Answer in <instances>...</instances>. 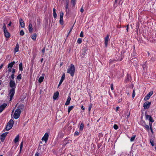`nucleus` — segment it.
Returning a JSON list of instances; mask_svg holds the SVG:
<instances>
[{
  "label": "nucleus",
  "instance_id": "obj_1",
  "mask_svg": "<svg viewBox=\"0 0 156 156\" xmlns=\"http://www.w3.org/2000/svg\"><path fill=\"white\" fill-rule=\"evenodd\" d=\"M75 71V68L74 65L71 64L70 67L68 69L67 73H69L72 76H73L74 75Z\"/></svg>",
  "mask_w": 156,
  "mask_h": 156
},
{
  "label": "nucleus",
  "instance_id": "obj_2",
  "mask_svg": "<svg viewBox=\"0 0 156 156\" xmlns=\"http://www.w3.org/2000/svg\"><path fill=\"white\" fill-rule=\"evenodd\" d=\"M14 122L12 119H11L7 123L5 129L6 130H9L12 127Z\"/></svg>",
  "mask_w": 156,
  "mask_h": 156
},
{
  "label": "nucleus",
  "instance_id": "obj_3",
  "mask_svg": "<svg viewBox=\"0 0 156 156\" xmlns=\"http://www.w3.org/2000/svg\"><path fill=\"white\" fill-rule=\"evenodd\" d=\"M18 109H16V110L13 115V117L16 119L18 118L20 115L21 111L19 110Z\"/></svg>",
  "mask_w": 156,
  "mask_h": 156
},
{
  "label": "nucleus",
  "instance_id": "obj_4",
  "mask_svg": "<svg viewBox=\"0 0 156 156\" xmlns=\"http://www.w3.org/2000/svg\"><path fill=\"white\" fill-rule=\"evenodd\" d=\"M15 93V89H11L9 90V96L10 97V101L12 100V98L14 95Z\"/></svg>",
  "mask_w": 156,
  "mask_h": 156
},
{
  "label": "nucleus",
  "instance_id": "obj_5",
  "mask_svg": "<svg viewBox=\"0 0 156 156\" xmlns=\"http://www.w3.org/2000/svg\"><path fill=\"white\" fill-rule=\"evenodd\" d=\"M4 32V34L5 37H6L9 38L10 37V35L9 33L7 31L6 28V27L5 25H4L3 27Z\"/></svg>",
  "mask_w": 156,
  "mask_h": 156
},
{
  "label": "nucleus",
  "instance_id": "obj_6",
  "mask_svg": "<svg viewBox=\"0 0 156 156\" xmlns=\"http://www.w3.org/2000/svg\"><path fill=\"white\" fill-rule=\"evenodd\" d=\"M9 85L10 87L12 88V89H15L16 84L14 81L12 80H10L9 82Z\"/></svg>",
  "mask_w": 156,
  "mask_h": 156
},
{
  "label": "nucleus",
  "instance_id": "obj_7",
  "mask_svg": "<svg viewBox=\"0 0 156 156\" xmlns=\"http://www.w3.org/2000/svg\"><path fill=\"white\" fill-rule=\"evenodd\" d=\"M151 104V102L147 101L144 104L143 107L144 109H148L149 108Z\"/></svg>",
  "mask_w": 156,
  "mask_h": 156
},
{
  "label": "nucleus",
  "instance_id": "obj_8",
  "mask_svg": "<svg viewBox=\"0 0 156 156\" xmlns=\"http://www.w3.org/2000/svg\"><path fill=\"white\" fill-rule=\"evenodd\" d=\"M153 94V92L152 91L150 92L147 94V96L144 97V100L147 101L148 100L150 97Z\"/></svg>",
  "mask_w": 156,
  "mask_h": 156
},
{
  "label": "nucleus",
  "instance_id": "obj_9",
  "mask_svg": "<svg viewBox=\"0 0 156 156\" xmlns=\"http://www.w3.org/2000/svg\"><path fill=\"white\" fill-rule=\"evenodd\" d=\"M48 134L47 133H46L44 136L42 138V140L44 141L45 143H46L48 140Z\"/></svg>",
  "mask_w": 156,
  "mask_h": 156
},
{
  "label": "nucleus",
  "instance_id": "obj_10",
  "mask_svg": "<svg viewBox=\"0 0 156 156\" xmlns=\"http://www.w3.org/2000/svg\"><path fill=\"white\" fill-rule=\"evenodd\" d=\"M8 133V132H6L2 134L1 136V141L3 142L5 140V138L7 134Z\"/></svg>",
  "mask_w": 156,
  "mask_h": 156
},
{
  "label": "nucleus",
  "instance_id": "obj_11",
  "mask_svg": "<svg viewBox=\"0 0 156 156\" xmlns=\"http://www.w3.org/2000/svg\"><path fill=\"white\" fill-rule=\"evenodd\" d=\"M109 40V35H107L105 38V46L107 47L108 45V42Z\"/></svg>",
  "mask_w": 156,
  "mask_h": 156
},
{
  "label": "nucleus",
  "instance_id": "obj_12",
  "mask_svg": "<svg viewBox=\"0 0 156 156\" xmlns=\"http://www.w3.org/2000/svg\"><path fill=\"white\" fill-rule=\"evenodd\" d=\"M65 74H63L62 76L61 79L59 82V83L58 85V87H59L60 85L62 83V82H63V80L65 79Z\"/></svg>",
  "mask_w": 156,
  "mask_h": 156
},
{
  "label": "nucleus",
  "instance_id": "obj_13",
  "mask_svg": "<svg viewBox=\"0 0 156 156\" xmlns=\"http://www.w3.org/2000/svg\"><path fill=\"white\" fill-rule=\"evenodd\" d=\"M7 106L6 104H4L2 105L0 107V113L2 112V111Z\"/></svg>",
  "mask_w": 156,
  "mask_h": 156
},
{
  "label": "nucleus",
  "instance_id": "obj_14",
  "mask_svg": "<svg viewBox=\"0 0 156 156\" xmlns=\"http://www.w3.org/2000/svg\"><path fill=\"white\" fill-rule=\"evenodd\" d=\"M20 23L21 27H24L25 26V23L24 21L22 19H20Z\"/></svg>",
  "mask_w": 156,
  "mask_h": 156
},
{
  "label": "nucleus",
  "instance_id": "obj_15",
  "mask_svg": "<svg viewBox=\"0 0 156 156\" xmlns=\"http://www.w3.org/2000/svg\"><path fill=\"white\" fill-rule=\"evenodd\" d=\"M59 95V93L58 91H57L55 92L53 96V99L54 100L56 99L57 98Z\"/></svg>",
  "mask_w": 156,
  "mask_h": 156
},
{
  "label": "nucleus",
  "instance_id": "obj_16",
  "mask_svg": "<svg viewBox=\"0 0 156 156\" xmlns=\"http://www.w3.org/2000/svg\"><path fill=\"white\" fill-rule=\"evenodd\" d=\"M28 29L30 33H32V32L33 28L32 24L30 23L29 24L28 26Z\"/></svg>",
  "mask_w": 156,
  "mask_h": 156
},
{
  "label": "nucleus",
  "instance_id": "obj_17",
  "mask_svg": "<svg viewBox=\"0 0 156 156\" xmlns=\"http://www.w3.org/2000/svg\"><path fill=\"white\" fill-rule=\"evenodd\" d=\"M69 4V0H66V6L65 8L66 9V13H67V9L68 8V5Z\"/></svg>",
  "mask_w": 156,
  "mask_h": 156
},
{
  "label": "nucleus",
  "instance_id": "obj_18",
  "mask_svg": "<svg viewBox=\"0 0 156 156\" xmlns=\"http://www.w3.org/2000/svg\"><path fill=\"white\" fill-rule=\"evenodd\" d=\"M24 105H20L18 107V108L17 109H19L18 110L20 111H21V110H23L24 108Z\"/></svg>",
  "mask_w": 156,
  "mask_h": 156
},
{
  "label": "nucleus",
  "instance_id": "obj_19",
  "mask_svg": "<svg viewBox=\"0 0 156 156\" xmlns=\"http://www.w3.org/2000/svg\"><path fill=\"white\" fill-rule=\"evenodd\" d=\"M15 62L14 61H13V62L10 63L8 64V68H11L13 66V65L15 64Z\"/></svg>",
  "mask_w": 156,
  "mask_h": 156
},
{
  "label": "nucleus",
  "instance_id": "obj_20",
  "mask_svg": "<svg viewBox=\"0 0 156 156\" xmlns=\"http://www.w3.org/2000/svg\"><path fill=\"white\" fill-rule=\"evenodd\" d=\"M19 45L18 44V43H17L16 44V48H15V51L16 52H17L19 51Z\"/></svg>",
  "mask_w": 156,
  "mask_h": 156
},
{
  "label": "nucleus",
  "instance_id": "obj_21",
  "mask_svg": "<svg viewBox=\"0 0 156 156\" xmlns=\"http://www.w3.org/2000/svg\"><path fill=\"white\" fill-rule=\"evenodd\" d=\"M37 37V34H34L31 36L32 39L34 40H35Z\"/></svg>",
  "mask_w": 156,
  "mask_h": 156
},
{
  "label": "nucleus",
  "instance_id": "obj_22",
  "mask_svg": "<svg viewBox=\"0 0 156 156\" xmlns=\"http://www.w3.org/2000/svg\"><path fill=\"white\" fill-rule=\"evenodd\" d=\"M44 79V76H40L38 80L39 82L40 83H41L43 81Z\"/></svg>",
  "mask_w": 156,
  "mask_h": 156
},
{
  "label": "nucleus",
  "instance_id": "obj_23",
  "mask_svg": "<svg viewBox=\"0 0 156 156\" xmlns=\"http://www.w3.org/2000/svg\"><path fill=\"white\" fill-rule=\"evenodd\" d=\"M142 126H144L145 128L146 129V130H149V127L148 125H146L145 124H144V125H142Z\"/></svg>",
  "mask_w": 156,
  "mask_h": 156
},
{
  "label": "nucleus",
  "instance_id": "obj_24",
  "mask_svg": "<svg viewBox=\"0 0 156 156\" xmlns=\"http://www.w3.org/2000/svg\"><path fill=\"white\" fill-rule=\"evenodd\" d=\"M74 106H71L69 107L68 109V113H69L74 108Z\"/></svg>",
  "mask_w": 156,
  "mask_h": 156
},
{
  "label": "nucleus",
  "instance_id": "obj_25",
  "mask_svg": "<svg viewBox=\"0 0 156 156\" xmlns=\"http://www.w3.org/2000/svg\"><path fill=\"white\" fill-rule=\"evenodd\" d=\"M19 136L18 135L15 138V139L14 140V142L15 143H16V142H18V140H19Z\"/></svg>",
  "mask_w": 156,
  "mask_h": 156
},
{
  "label": "nucleus",
  "instance_id": "obj_26",
  "mask_svg": "<svg viewBox=\"0 0 156 156\" xmlns=\"http://www.w3.org/2000/svg\"><path fill=\"white\" fill-rule=\"evenodd\" d=\"M22 66H23V65H22V63H20L19 65V70L21 71H22L23 70Z\"/></svg>",
  "mask_w": 156,
  "mask_h": 156
},
{
  "label": "nucleus",
  "instance_id": "obj_27",
  "mask_svg": "<svg viewBox=\"0 0 156 156\" xmlns=\"http://www.w3.org/2000/svg\"><path fill=\"white\" fill-rule=\"evenodd\" d=\"M53 16L54 18H55L57 16V14L55 12V8L53 9Z\"/></svg>",
  "mask_w": 156,
  "mask_h": 156
},
{
  "label": "nucleus",
  "instance_id": "obj_28",
  "mask_svg": "<svg viewBox=\"0 0 156 156\" xmlns=\"http://www.w3.org/2000/svg\"><path fill=\"white\" fill-rule=\"evenodd\" d=\"M92 106H93V104L92 103H90L89 105L88 111L89 112H90V111L92 107Z\"/></svg>",
  "mask_w": 156,
  "mask_h": 156
},
{
  "label": "nucleus",
  "instance_id": "obj_29",
  "mask_svg": "<svg viewBox=\"0 0 156 156\" xmlns=\"http://www.w3.org/2000/svg\"><path fill=\"white\" fill-rule=\"evenodd\" d=\"M84 125L83 123H81L80 124V130H82L83 128Z\"/></svg>",
  "mask_w": 156,
  "mask_h": 156
},
{
  "label": "nucleus",
  "instance_id": "obj_30",
  "mask_svg": "<svg viewBox=\"0 0 156 156\" xmlns=\"http://www.w3.org/2000/svg\"><path fill=\"white\" fill-rule=\"evenodd\" d=\"M82 39L81 38H79L77 41V42L79 44H80L82 43Z\"/></svg>",
  "mask_w": 156,
  "mask_h": 156
},
{
  "label": "nucleus",
  "instance_id": "obj_31",
  "mask_svg": "<svg viewBox=\"0 0 156 156\" xmlns=\"http://www.w3.org/2000/svg\"><path fill=\"white\" fill-rule=\"evenodd\" d=\"M59 22L61 25H63V18H60Z\"/></svg>",
  "mask_w": 156,
  "mask_h": 156
},
{
  "label": "nucleus",
  "instance_id": "obj_32",
  "mask_svg": "<svg viewBox=\"0 0 156 156\" xmlns=\"http://www.w3.org/2000/svg\"><path fill=\"white\" fill-rule=\"evenodd\" d=\"M150 143L152 146H153L154 145V142L152 139H151L150 140Z\"/></svg>",
  "mask_w": 156,
  "mask_h": 156
},
{
  "label": "nucleus",
  "instance_id": "obj_33",
  "mask_svg": "<svg viewBox=\"0 0 156 156\" xmlns=\"http://www.w3.org/2000/svg\"><path fill=\"white\" fill-rule=\"evenodd\" d=\"M136 135H134L133 136L131 137V138L130 139V141L131 142H132L134 141L135 138V137H136Z\"/></svg>",
  "mask_w": 156,
  "mask_h": 156
},
{
  "label": "nucleus",
  "instance_id": "obj_34",
  "mask_svg": "<svg viewBox=\"0 0 156 156\" xmlns=\"http://www.w3.org/2000/svg\"><path fill=\"white\" fill-rule=\"evenodd\" d=\"M63 14H64L62 12H60V18H63Z\"/></svg>",
  "mask_w": 156,
  "mask_h": 156
},
{
  "label": "nucleus",
  "instance_id": "obj_35",
  "mask_svg": "<svg viewBox=\"0 0 156 156\" xmlns=\"http://www.w3.org/2000/svg\"><path fill=\"white\" fill-rule=\"evenodd\" d=\"M24 33L23 30H21L20 32V34L21 36H23L24 35Z\"/></svg>",
  "mask_w": 156,
  "mask_h": 156
},
{
  "label": "nucleus",
  "instance_id": "obj_36",
  "mask_svg": "<svg viewBox=\"0 0 156 156\" xmlns=\"http://www.w3.org/2000/svg\"><path fill=\"white\" fill-rule=\"evenodd\" d=\"M151 115H145V117L146 119H150V118H151Z\"/></svg>",
  "mask_w": 156,
  "mask_h": 156
},
{
  "label": "nucleus",
  "instance_id": "obj_37",
  "mask_svg": "<svg viewBox=\"0 0 156 156\" xmlns=\"http://www.w3.org/2000/svg\"><path fill=\"white\" fill-rule=\"evenodd\" d=\"M17 79L19 80H20L21 79V74H19L17 76Z\"/></svg>",
  "mask_w": 156,
  "mask_h": 156
},
{
  "label": "nucleus",
  "instance_id": "obj_38",
  "mask_svg": "<svg viewBox=\"0 0 156 156\" xmlns=\"http://www.w3.org/2000/svg\"><path fill=\"white\" fill-rule=\"evenodd\" d=\"M75 1L76 0H71V2L73 4V6H74L75 4Z\"/></svg>",
  "mask_w": 156,
  "mask_h": 156
},
{
  "label": "nucleus",
  "instance_id": "obj_39",
  "mask_svg": "<svg viewBox=\"0 0 156 156\" xmlns=\"http://www.w3.org/2000/svg\"><path fill=\"white\" fill-rule=\"evenodd\" d=\"M113 127L115 129H117L118 128V126L116 124H115L114 125Z\"/></svg>",
  "mask_w": 156,
  "mask_h": 156
},
{
  "label": "nucleus",
  "instance_id": "obj_40",
  "mask_svg": "<svg viewBox=\"0 0 156 156\" xmlns=\"http://www.w3.org/2000/svg\"><path fill=\"white\" fill-rule=\"evenodd\" d=\"M23 142H22L21 143L20 146V151H21V150L23 146Z\"/></svg>",
  "mask_w": 156,
  "mask_h": 156
},
{
  "label": "nucleus",
  "instance_id": "obj_41",
  "mask_svg": "<svg viewBox=\"0 0 156 156\" xmlns=\"http://www.w3.org/2000/svg\"><path fill=\"white\" fill-rule=\"evenodd\" d=\"M149 121L151 122H154V120L152 119L151 116L150 119H149Z\"/></svg>",
  "mask_w": 156,
  "mask_h": 156
},
{
  "label": "nucleus",
  "instance_id": "obj_42",
  "mask_svg": "<svg viewBox=\"0 0 156 156\" xmlns=\"http://www.w3.org/2000/svg\"><path fill=\"white\" fill-rule=\"evenodd\" d=\"M73 26L70 28V30L68 33V35H67V36H68L69 35V34L70 33V32H71L72 29H73Z\"/></svg>",
  "mask_w": 156,
  "mask_h": 156
},
{
  "label": "nucleus",
  "instance_id": "obj_43",
  "mask_svg": "<svg viewBox=\"0 0 156 156\" xmlns=\"http://www.w3.org/2000/svg\"><path fill=\"white\" fill-rule=\"evenodd\" d=\"M80 36L81 37H83V31H82L81 32Z\"/></svg>",
  "mask_w": 156,
  "mask_h": 156
},
{
  "label": "nucleus",
  "instance_id": "obj_44",
  "mask_svg": "<svg viewBox=\"0 0 156 156\" xmlns=\"http://www.w3.org/2000/svg\"><path fill=\"white\" fill-rule=\"evenodd\" d=\"M45 48L44 47V48L42 50V52L43 54V55H44V53L45 52Z\"/></svg>",
  "mask_w": 156,
  "mask_h": 156
},
{
  "label": "nucleus",
  "instance_id": "obj_45",
  "mask_svg": "<svg viewBox=\"0 0 156 156\" xmlns=\"http://www.w3.org/2000/svg\"><path fill=\"white\" fill-rule=\"evenodd\" d=\"M70 103V101H68V100H67L66 102L65 105H68Z\"/></svg>",
  "mask_w": 156,
  "mask_h": 156
},
{
  "label": "nucleus",
  "instance_id": "obj_46",
  "mask_svg": "<svg viewBox=\"0 0 156 156\" xmlns=\"http://www.w3.org/2000/svg\"><path fill=\"white\" fill-rule=\"evenodd\" d=\"M135 90H134V89L133 91V94H132V97L133 98L135 96Z\"/></svg>",
  "mask_w": 156,
  "mask_h": 156
},
{
  "label": "nucleus",
  "instance_id": "obj_47",
  "mask_svg": "<svg viewBox=\"0 0 156 156\" xmlns=\"http://www.w3.org/2000/svg\"><path fill=\"white\" fill-rule=\"evenodd\" d=\"M79 135V133L77 131H76L75 133H74V135L75 136H78Z\"/></svg>",
  "mask_w": 156,
  "mask_h": 156
},
{
  "label": "nucleus",
  "instance_id": "obj_48",
  "mask_svg": "<svg viewBox=\"0 0 156 156\" xmlns=\"http://www.w3.org/2000/svg\"><path fill=\"white\" fill-rule=\"evenodd\" d=\"M111 89L112 90L114 89L113 85V84H111Z\"/></svg>",
  "mask_w": 156,
  "mask_h": 156
},
{
  "label": "nucleus",
  "instance_id": "obj_49",
  "mask_svg": "<svg viewBox=\"0 0 156 156\" xmlns=\"http://www.w3.org/2000/svg\"><path fill=\"white\" fill-rule=\"evenodd\" d=\"M11 77L12 79H13L14 78V74L12 73L11 76Z\"/></svg>",
  "mask_w": 156,
  "mask_h": 156
},
{
  "label": "nucleus",
  "instance_id": "obj_50",
  "mask_svg": "<svg viewBox=\"0 0 156 156\" xmlns=\"http://www.w3.org/2000/svg\"><path fill=\"white\" fill-rule=\"evenodd\" d=\"M129 28V24L127 25V28H126V30L127 31H128V29Z\"/></svg>",
  "mask_w": 156,
  "mask_h": 156
},
{
  "label": "nucleus",
  "instance_id": "obj_51",
  "mask_svg": "<svg viewBox=\"0 0 156 156\" xmlns=\"http://www.w3.org/2000/svg\"><path fill=\"white\" fill-rule=\"evenodd\" d=\"M71 99V98L69 96L68 97L67 100H68V101H69L70 102Z\"/></svg>",
  "mask_w": 156,
  "mask_h": 156
},
{
  "label": "nucleus",
  "instance_id": "obj_52",
  "mask_svg": "<svg viewBox=\"0 0 156 156\" xmlns=\"http://www.w3.org/2000/svg\"><path fill=\"white\" fill-rule=\"evenodd\" d=\"M40 155L39 153L38 152L36 153L35 154V156H39Z\"/></svg>",
  "mask_w": 156,
  "mask_h": 156
},
{
  "label": "nucleus",
  "instance_id": "obj_53",
  "mask_svg": "<svg viewBox=\"0 0 156 156\" xmlns=\"http://www.w3.org/2000/svg\"><path fill=\"white\" fill-rule=\"evenodd\" d=\"M84 10L83 8V7H82L80 9V11L81 12H83Z\"/></svg>",
  "mask_w": 156,
  "mask_h": 156
},
{
  "label": "nucleus",
  "instance_id": "obj_54",
  "mask_svg": "<svg viewBox=\"0 0 156 156\" xmlns=\"http://www.w3.org/2000/svg\"><path fill=\"white\" fill-rule=\"evenodd\" d=\"M12 70V73L14 74V73H15V69H13Z\"/></svg>",
  "mask_w": 156,
  "mask_h": 156
},
{
  "label": "nucleus",
  "instance_id": "obj_55",
  "mask_svg": "<svg viewBox=\"0 0 156 156\" xmlns=\"http://www.w3.org/2000/svg\"><path fill=\"white\" fill-rule=\"evenodd\" d=\"M117 3H114V6L115 7H117Z\"/></svg>",
  "mask_w": 156,
  "mask_h": 156
},
{
  "label": "nucleus",
  "instance_id": "obj_56",
  "mask_svg": "<svg viewBox=\"0 0 156 156\" xmlns=\"http://www.w3.org/2000/svg\"><path fill=\"white\" fill-rule=\"evenodd\" d=\"M86 50H85L84 51V52H83L82 53V54L83 55H84L85 54V53L86 52Z\"/></svg>",
  "mask_w": 156,
  "mask_h": 156
},
{
  "label": "nucleus",
  "instance_id": "obj_57",
  "mask_svg": "<svg viewBox=\"0 0 156 156\" xmlns=\"http://www.w3.org/2000/svg\"><path fill=\"white\" fill-rule=\"evenodd\" d=\"M119 108V107H117L116 108V111L118 110Z\"/></svg>",
  "mask_w": 156,
  "mask_h": 156
},
{
  "label": "nucleus",
  "instance_id": "obj_58",
  "mask_svg": "<svg viewBox=\"0 0 156 156\" xmlns=\"http://www.w3.org/2000/svg\"><path fill=\"white\" fill-rule=\"evenodd\" d=\"M81 108L83 110H84V108L83 107V106H82L81 107Z\"/></svg>",
  "mask_w": 156,
  "mask_h": 156
},
{
  "label": "nucleus",
  "instance_id": "obj_59",
  "mask_svg": "<svg viewBox=\"0 0 156 156\" xmlns=\"http://www.w3.org/2000/svg\"><path fill=\"white\" fill-rule=\"evenodd\" d=\"M11 22H10V23H9V24H8V26H10L11 25Z\"/></svg>",
  "mask_w": 156,
  "mask_h": 156
},
{
  "label": "nucleus",
  "instance_id": "obj_60",
  "mask_svg": "<svg viewBox=\"0 0 156 156\" xmlns=\"http://www.w3.org/2000/svg\"><path fill=\"white\" fill-rule=\"evenodd\" d=\"M2 66H3V65H2H2H1V66H0V69H1L2 68Z\"/></svg>",
  "mask_w": 156,
  "mask_h": 156
},
{
  "label": "nucleus",
  "instance_id": "obj_61",
  "mask_svg": "<svg viewBox=\"0 0 156 156\" xmlns=\"http://www.w3.org/2000/svg\"><path fill=\"white\" fill-rule=\"evenodd\" d=\"M8 71L9 72H11V68H10L8 70Z\"/></svg>",
  "mask_w": 156,
  "mask_h": 156
},
{
  "label": "nucleus",
  "instance_id": "obj_62",
  "mask_svg": "<svg viewBox=\"0 0 156 156\" xmlns=\"http://www.w3.org/2000/svg\"><path fill=\"white\" fill-rule=\"evenodd\" d=\"M149 125H150V128H151V126L152 125V123H149Z\"/></svg>",
  "mask_w": 156,
  "mask_h": 156
},
{
  "label": "nucleus",
  "instance_id": "obj_63",
  "mask_svg": "<svg viewBox=\"0 0 156 156\" xmlns=\"http://www.w3.org/2000/svg\"><path fill=\"white\" fill-rule=\"evenodd\" d=\"M117 0H115V3H117Z\"/></svg>",
  "mask_w": 156,
  "mask_h": 156
},
{
  "label": "nucleus",
  "instance_id": "obj_64",
  "mask_svg": "<svg viewBox=\"0 0 156 156\" xmlns=\"http://www.w3.org/2000/svg\"><path fill=\"white\" fill-rule=\"evenodd\" d=\"M43 58H42L41 59V62H43Z\"/></svg>",
  "mask_w": 156,
  "mask_h": 156
}]
</instances>
